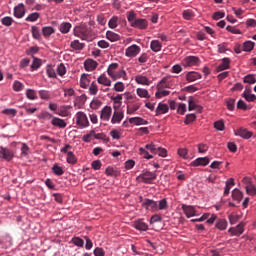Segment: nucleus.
<instances>
[{"mask_svg":"<svg viewBox=\"0 0 256 256\" xmlns=\"http://www.w3.org/2000/svg\"><path fill=\"white\" fill-rule=\"evenodd\" d=\"M127 20L134 29L145 30L149 27L147 19L137 18V14L133 11L127 12Z\"/></svg>","mask_w":256,"mask_h":256,"instance_id":"obj_1","label":"nucleus"},{"mask_svg":"<svg viewBox=\"0 0 256 256\" xmlns=\"http://www.w3.org/2000/svg\"><path fill=\"white\" fill-rule=\"evenodd\" d=\"M119 63H112L108 66L107 74L111 77L112 81H117V79H125L127 77V72L125 70H118Z\"/></svg>","mask_w":256,"mask_h":256,"instance_id":"obj_2","label":"nucleus"},{"mask_svg":"<svg viewBox=\"0 0 256 256\" xmlns=\"http://www.w3.org/2000/svg\"><path fill=\"white\" fill-rule=\"evenodd\" d=\"M76 119V125L79 127V129H87L89 127V118L87 117V114L83 111H79L75 115Z\"/></svg>","mask_w":256,"mask_h":256,"instance_id":"obj_3","label":"nucleus"},{"mask_svg":"<svg viewBox=\"0 0 256 256\" xmlns=\"http://www.w3.org/2000/svg\"><path fill=\"white\" fill-rule=\"evenodd\" d=\"M136 179L137 181H139V183H145L146 185H151V183H153V181L157 179V173L146 171L140 174Z\"/></svg>","mask_w":256,"mask_h":256,"instance_id":"obj_4","label":"nucleus"},{"mask_svg":"<svg viewBox=\"0 0 256 256\" xmlns=\"http://www.w3.org/2000/svg\"><path fill=\"white\" fill-rule=\"evenodd\" d=\"M90 35H91V29L85 26L74 28V36L79 37V39H82V41H87Z\"/></svg>","mask_w":256,"mask_h":256,"instance_id":"obj_5","label":"nucleus"},{"mask_svg":"<svg viewBox=\"0 0 256 256\" xmlns=\"http://www.w3.org/2000/svg\"><path fill=\"white\" fill-rule=\"evenodd\" d=\"M142 206L146 211H151V213H155L156 211H159L158 203L155 200H151L149 198L144 199L142 202Z\"/></svg>","mask_w":256,"mask_h":256,"instance_id":"obj_6","label":"nucleus"},{"mask_svg":"<svg viewBox=\"0 0 256 256\" xmlns=\"http://www.w3.org/2000/svg\"><path fill=\"white\" fill-rule=\"evenodd\" d=\"M13 157H15V153L11 149L3 146L0 147V159L9 162L13 161Z\"/></svg>","mask_w":256,"mask_h":256,"instance_id":"obj_7","label":"nucleus"},{"mask_svg":"<svg viewBox=\"0 0 256 256\" xmlns=\"http://www.w3.org/2000/svg\"><path fill=\"white\" fill-rule=\"evenodd\" d=\"M199 63H201V60L197 56H188L183 60L184 67H197Z\"/></svg>","mask_w":256,"mask_h":256,"instance_id":"obj_8","label":"nucleus"},{"mask_svg":"<svg viewBox=\"0 0 256 256\" xmlns=\"http://www.w3.org/2000/svg\"><path fill=\"white\" fill-rule=\"evenodd\" d=\"M141 53V47L137 46V44L131 45L125 51L126 57H137Z\"/></svg>","mask_w":256,"mask_h":256,"instance_id":"obj_9","label":"nucleus"},{"mask_svg":"<svg viewBox=\"0 0 256 256\" xmlns=\"http://www.w3.org/2000/svg\"><path fill=\"white\" fill-rule=\"evenodd\" d=\"M25 13V4L20 3L16 7H14V17H16V19H23V17H25Z\"/></svg>","mask_w":256,"mask_h":256,"instance_id":"obj_10","label":"nucleus"},{"mask_svg":"<svg viewBox=\"0 0 256 256\" xmlns=\"http://www.w3.org/2000/svg\"><path fill=\"white\" fill-rule=\"evenodd\" d=\"M245 223L240 222L236 227H231L228 230V233L239 237V235H243V231H245Z\"/></svg>","mask_w":256,"mask_h":256,"instance_id":"obj_11","label":"nucleus"},{"mask_svg":"<svg viewBox=\"0 0 256 256\" xmlns=\"http://www.w3.org/2000/svg\"><path fill=\"white\" fill-rule=\"evenodd\" d=\"M112 113H113V108H111L110 106H105L101 110L100 119L102 121H109L111 119V114Z\"/></svg>","mask_w":256,"mask_h":256,"instance_id":"obj_12","label":"nucleus"},{"mask_svg":"<svg viewBox=\"0 0 256 256\" xmlns=\"http://www.w3.org/2000/svg\"><path fill=\"white\" fill-rule=\"evenodd\" d=\"M211 160H209V157H200L195 159L194 161L191 162L192 167H206V165H209Z\"/></svg>","mask_w":256,"mask_h":256,"instance_id":"obj_13","label":"nucleus"},{"mask_svg":"<svg viewBox=\"0 0 256 256\" xmlns=\"http://www.w3.org/2000/svg\"><path fill=\"white\" fill-rule=\"evenodd\" d=\"M182 211L184 212V215L189 219L191 217H195L197 215V211L195 210L194 206H187V205H182Z\"/></svg>","mask_w":256,"mask_h":256,"instance_id":"obj_14","label":"nucleus"},{"mask_svg":"<svg viewBox=\"0 0 256 256\" xmlns=\"http://www.w3.org/2000/svg\"><path fill=\"white\" fill-rule=\"evenodd\" d=\"M235 135L238 137H241L242 139H251L253 137V132L245 129V128H239L236 132Z\"/></svg>","mask_w":256,"mask_h":256,"instance_id":"obj_15","label":"nucleus"},{"mask_svg":"<svg viewBox=\"0 0 256 256\" xmlns=\"http://www.w3.org/2000/svg\"><path fill=\"white\" fill-rule=\"evenodd\" d=\"M155 113H156V117H159V115H165V113H169V105L159 103Z\"/></svg>","mask_w":256,"mask_h":256,"instance_id":"obj_16","label":"nucleus"},{"mask_svg":"<svg viewBox=\"0 0 256 256\" xmlns=\"http://www.w3.org/2000/svg\"><path fill=\"white\" fill-rule=\"evenodd\" d=\"M97 65L99 64L93 59H87L84 62V67L87 71H95L97 69Z\"/></svg>","mask_w":256,"mask_h":256,"instance_id":"obj_17","label":"nucleus"},{"mask_svg":"<svg viewBox=\"0 0 256 256\" xmlns=\"http://www.w3.org/2000/svg\"><path fill=\"white\" fill-rule=\"evenodd\" d=\"M51 123L54 127H59V129H65V127H67V122H65V120L58 117H54L51 120Z\"/></svg>","mask_w":256,"mask_h":256,"instance_id":"obj_18","label":"nucleus"},{"mask_svg":"<svg viewBox=\"0 0 256 256\" xmlns=\"http://www.w3.org/2000/svg\"><path fill=\"white\" fill-rule=\"evenodd\" d=\"M124 114L121 111H114L111 123L112 125H116L117 123H121L123 121Z\"/></svg>","mask_w":256,"mask_h":256,"instance_id":"obj_19","label":"nucleus"},{"mask_svg":"<svg viewBox=\"0 0 256 256\" xmlns=\"http://www.w3.org/2000/svg\"><path fill=\"white\" fill-rule=\"evenodd\" d=\"M231 60L229 58H223L222 63L216 68V71L219 73L230 68Z\"/></svg>","mask_w":256,"mask_h":256,"instance_id":"obj_20","label":"nucleus"},{"mask_svg":"<svg viewBox=\"0 0 256 256\" xmlns=\"http://www.w3.org/2000/svg\"><path fill=\"white\" fill-rule=\"evenodd\" d=\"M197 79H201V74L198 72H188L186 74V81H188V83H193V81H197Z\"/></svg>","mask_w":256,"mask_h":256,"instance_id":"obj_21","label":"nucleus"},{"mask_svg":"<svg viewBox=\"0 0 256 256\" xmlns=\"http://www.w3.org/2000/svg\"><path fill=\"white\" fill-rule=\"evenodd\" d=\"M90 84H91V80L89 79V75L82 74L80 78V87L82 89H87V87H89Z\"/></svg>","mask_w":256,"mask_h":256,"instance_id":"obj_22","label":"nucleus"},{"mask_svg":"<svg viewBox=\"0 0 256 256\" xmlns=\"http://www.w3.org/2000/svg\"><path fill=\"white\" fill-rule=\"evenodd\" d=\"M97 81L99 85H104L105 87H111V79H108L107 75L101 74L98 78Z\"/></svg>","mask_w":256,"mask_h":256,"instance_id":"obj_23","label":"nucleus"},{"mask_svg":"<svg viewBox=\"0 0 256 256\" xmlns=\"http://www.w3.org/2000/svg\"><path fill=\"white\" fill-rule=\"evenodd\" d=\"M135 81H136V83H138V85H146V86L151 85L149 78H147L146 76H143V75L135 76Z\"/></svg>","mask_w":256,"mask_h":256,"instance_id":"obj_24","label":"nucleus"},{"mask_svg":"<svg viewBox=\"0 0 256 256\" xmlns=\"http://www.w3.org/2000/svg\"><path fill=\"white\" fill-rule=\"evenodd\" d=\"M129 123L133 125H149V122L141 117H132L129 119Z\"/></svg>","mask_w":256,"mask_h":256,"instance_id":"obj_25","label":"nucleus"},{"mask_svg":"<svg viewBox=\"0 0 256 256\" xmlns=\"http://www.w3.org/2000/svg\"><path fill=\"white\" fill-rule=\"evenodd\" d=\"M134 227L138 231H147L149 229V225H147V223H145L143 220H137L134 223Z\"/></svg>","mask_w":256,"mask_h":256,"instance_id":"obj_26","label":"nucleus"},{"mask_svg":"<svg viewBox=\"0 0 256 256\" xmlns=\"http://www.w3.org/2000/svg\"><path fill=\"white\" fill-rule=\"evenodd\" d=\"M71 49H74V51H83L85 49V43L79 42V40H74L70 43Z\"/></svg>","mask_w":256,"mask_h":256,"instance_id":"obj_27","label":"nucleus"},{"mask_svg":"<svg viewBox=\"0 0 256 256\" xmlns=\"http://www.w3.org/2000/svg\"><path fill=\"white\" fill-rule=\"evenodd\" d=\"M232 199L233 201L241 202L243 200V192L239 188H235L232 191Z\"/></svg>","mask_w":256,"mask_h":256,"instance_id":"obj_28","label":"nucleus"},{"mask_svg":"<svg viewBox=\"0 0 256 256\" xmlns=\"http://www.w3.org/2000/svg\"><path fill=\"white\" fill-rule=\"evenodd\" d=\"M71 23L69 22H62L59 25V31L62 32L64 35H67V33H69L71 31Z\"/></svg>","mask_w":256,"mask_h":256,"instance_id":"obj_29","label":"nucleus"},{"mask_svg":"<svg viewBox=\"0 0 256 256\" xmlns=\"http://www.w3.org/2000/svg\"><path fill=\"white\" fill-rule=\"evenodd\" d=\"M106 38L108 41H111V43H115V41H119V39H121V36L113 31H107Z\"/></svg>","mask_w":256,"mask_h":256,"instance_id":"obj_30","label":"nucleus"},{"mask_svg":"<svg viewBox=\"0 0 256 256\" xmlns=\"http://www.w3.org/2000/svg\"><path fill=\"white\" fill-rule=\"evenodd\" d=\"M55 33V28L51 26H45L42 28V35L45 37V39H48V37H51Z\"/></svg>","mask_w":256,"mask_h":256,"instance_id":"obj_31","label":"nucleus"},{"mask_svg":"<svg viewBox=\"0 0 256 256\" xmlns=\"http://www.w3.org/2000/svg\"><path fill=\"white\" fill-rule=\"evenodd\" d=\"M171 93L169 90H164L161 86H157V92L155 93V97L157 99H161L162 97H167Z\"/></svg>","mask_w":256,"mask_h":256,"instance_id":"obj_32","label":"nucleus"},{"mask_svg":"<svg viewBox=\"0 0 256 256\" xmlns=\"http://www.w3.org/2000/svg\"><path fill=\"white\" fill-rule=\"evenodd\" d=\"M162 47L163 46L161 45V42H159V40L151 41L150 48L152 49V51H154V53H159V51H161Z\"/></svg>","mask_w":256,"mask_h":256,"instance_id":"obj_33","label":"nucleus"},{"mask_svg":"<svg viewBox=\"0 0 256 256\" xmlns=\"http://www.w3.org/2000/svg\"><path fill=\"white\" fill-rule=\"evenodd\" d=\"M105 174L108 175L109 177H119L120 172L119 170L109 166L106 168Z\"/></svg>","mask_w":256,"mask_h":256,"instance_id":"obj_34","label":"nucleus"},{"mask_svg":"<svg viewBox=\"0 0 256 256\" xmlns=\"http://www.w3.org/2000/svg\"><path fill=\"white\" fill-rule=\"evenodd\" d=\"M136 93H137L138 97H141L142 99H149L151 97L149 95V91L144 88L136 89Z\"/></svg>","mask_w":256,"mask_h":256,"instance_id":"obj_35","label":"nucleus"},{"mask_svg":"<svg viewBox=\"0 0 256 256\" xmlns=\"http://www.w3.org/2000/svg\"><path fill=\"white\" fill-rule=\"evenodd\" d=\"M46 73L50 79H57V73L51 64L46 66Z\"/></svg>","mask_w":256,"mask_h":256,"instance_id":"obj_36","label":"nucleus"},{"mask_svg":"<svg viewBox=\"0 0 256 256\" xmlns=\"http://www.w3.org/2000/svg\"><path fill=\"white\" fill-rule=\"evenodd\" d=\"M41 17V14L38 12L30 13L26 18L25 21H28L29 23H35Z\"/></svg>","mask_w":256,"mask_h":256,"instance_id":"obj_37","label":"nucleus"},{"mask_svg":"<svg viewBox=\"0 0 256 256\" xmlns=\"http://www.w3.org/2000/svg\"><path fill=\"white\" fill-rule=\"evenodd\" d=\"M228 222L225 219H220L216 222V229H219L220 231H225L227 229Z\"/></svg>","mask_w":256,"mask_h":256,"instance_id":"obj_38","label":"nucleus"},{"mask_svg":"<svg viewBox=\"0 0 256 256\" xmlns=\"http://www.w3.org/2000/svg\"><path fill=\"white\" fill-rule=\"evenodd\" d=\"M139 109H141V104H139V103H136L133 105H128L127 106V114L133 115V113H135V111H139Z\"/></svg>","mask_w":256,"mask_h":256,"instance_id":"obj_39","label":"nucleus"},{"mask_svg":"<svg viewBox=\"0 0 256 256\" xmlns=\"http://www.w3.org/2000/svg\"><path fill=\"white\" fill-rule=\"evenodd\" d=\"M119 26V17L117 16H113L109 22H108V27L110 29H117V27Z\"/></svg>","mask_w":256,"mask_h":256,"instance_id":"obj_40","label":"nucleus"},{"mask_svg":"<svg viewBox=\"0 0 256 256\" xmlns=\"http://www.w3.org/2000/svg\"><path fill=\"white\" fill-rule=\"evenodd\" d=\"M169 209V204L167 203V199L163 198L158 203V211H167Z\"/></svg>","mask_w":256,"mask_h":256,"instance_id":"obj_41","label":"nucleus"},{"mask_svg":"<svg viewBox=\"0 0 256 256\" xmlns=\"http://www.w3.org/2000/svg\"><path fill=\"white\" fill-rule=\"evenodd\" d=\"M93 135L95 139H99V137L95 135V131L92 130L89 134H86L82 137V141H84V143H91V140L93 139Z\"/></svg>","mask_w":256,"mask_h":256,"instance_id":"obj_42","label":"nucleus"},{"mask_svg":"<svg viewBox=\"0 0 256 256\" xmlns=\"http://www.w3.org/2000/svg\"><path fill=\"white\" fill-rule=\"evenodd\" d=\"M254 48H255V42L246 41L243 43V51H246V52L253 51Z\"/></svg>","mask_w":256,"mask_h":256,"instance_id":"obj_43","label":"nucleus"},{"mask_svg":"<svg viewBox=\"0 0 256 256\" xmlns=\"http://www.w3.org/2000/svg\"><path fill=\"white\" fill-rule=\"evenodd\" d=\"M182 17L183 19H185L186 21H191V19H193V17H195V14L193 13L192 10H184L182 12Z\"/></svg>","mask_w":256,"mask_h":256,"instance_id":"obj_44","label":"nucleus"},{"mask_svg":"<svg viewBox=\"0 0 256 256\" xmlns=\"http://www.w3.org/2000/svg\"><path fill=\"white\" fill-rule=\"evenodd\" d=\"M195 109H199L201 111V106H198L195 104V101H193V98H189L188 100V111H195Z\"/></svg>","mask_w":256,"mask_h":256,"instance_id":"obj_45","label":"nucleus"},{"mask_svg":"<svg viewBox=\"0 0 256 256\" xmlns=\"http://www.w3.org/2000/svg\"><path fill=\"white\" fill-rule=\"evenodd\" d=\"M56 72H57V75H59L60 77H63L67 73V68L65 67V64L60 63L57 66Z\"/></svg>","mask_w":256,"mask_h":256,"instance_id":"obj_46","label":"nucleus"},{"mask_svg":"<svg viewBox=\"0 0 256 256\" xmlns=\"http://www.w3.org/2000/svg\"><path fill=\"white\" fill-rule=\"evenodd\" d=\"M31 33H32L33 39H37V40L41 39V32H39V27L32 26Z\"/></svg>","mask_w":256,"mask_h":256,"instance_id":"obj_47","label":"nucleus"},{"mask_svg":"<svg viewBox=\"0 0 256 256\" xmlns=\"http://www.w3.org/2000/svg\"><path fill=\"white\" fill-rule=\"evenodd\" d=\"M26 97L27 99H30V101H35V99H37V92H35L33 89H27Z\"/></svg>","mask_w":256,"mask_h":256,"instance_id":"obj_48","label":"nucleus"},{"mask_svg":"<svg viewBox=\"0 0 256 256\" xmlns=\"http://www.w3.org/2000/svg\"><path fill=\"white\" fill-rule=\"evenodd\" d=\"M52 171L58 177L63 175V173H65V171H63V168L61 166H59V164H54L53 167H52Z\"/></svg>","mask_w":256,"mask_h":256,"instance_id":"obj_49","label":"nucleus"},{"mask_svg":"<svg viewBox=\"0 0 256 256\" xmlns=\"http://www.w3.org/2000/svg\"><path fill=\"white\" fill-rule=\"evenodd\" d=\"M67 163H70L71 165H75L77 163V157H75V154H73L72 151L68 152L67 154Z\"/></svg>","mask_w":256,"mask_h":256,"instance_id":"obj_50","label":"nucleus"},{"mask_svg":"<svg viewBox=\"0 0 256 256\" xmlns=\"http://www.w3.org/2000/svg\"><path fill=\"white\" fill-rule=\"evenodd\" d=\"M244 83H248L249 85H253L256 83L255 75L248 74L244 77Z\"/></svg>","mask_w":256,"mask_h":256,"instance_id":"obj_51","label":"nucleus"},{"mask_svg":"<svg viewBox=\"0 0 256 256\" xmlns=\"http://www.w3.org/2000/svg\"><path fill=\"white\" fill-rule=\"evenodd\" d=\"M40 99H44L45 101H49L51 99V94L47 90H40L39 92Z\"/></svg>","mask_w":256,"mask_h":256,"instance_id":"obj_52","label":"nucleus"},{"mask_svg":"<svg viewBox=\"0 0 256 256\" xmlns=\"http://www.w3.org/2000/svg\"><path fill=\"white\" fill-rule=\"evenodd\" d=\"M247 195H251L252 197H255L256 195V187L254 184L251 186H245Z\"/></svg>","mask_w":256,"mask_h":256,"instance_id":"obj_53","label":"nucleus"},{"mask_svg":"<svg viewBox=\"0 0 256 256\" xmlns=\"http://www.w3.org/2000/svg\"><path fill=\"white\" fill-rule=\"evenodd\" d=\"M1 23L5 25V27H11V25H13V19L9 16L3 17Z\"/></svg>","mask_w":256,"mask_h":256,"instance_id":"obj_54","label":"nucleus"},{"mask_svg":"<svg viewBox=\"0 0 256 256\" xmlns=\"http://www.w3.org/2000/svg\"><path fill=\"white\" fill-rule=\"evenodd\" d=\"M114 91L123 93V91H125V84L123 82H116L114 85Z\"/></svg>","mask_w":256,"mask_h":256,"instance_id":"obj_55","label":"nucleus"},{"mask_svg":"<svg viewBox=\"0 0 256 256\" xmlns=\"http://www.w3.org/2000/svg\"><path fill=\"white\" fill-rule=\"evenodd\" d=\"M72 243L76 245V247H83L85 245V241L79 237H73Z\"/></svg>","mask_w":256,"mask_h":256,"instance_id":"obj_56","label":"nucleus"},{"mask_svg":"<svg viewBox=\"0 0 256 256\" xmlns=\"http://www.w3.org/2000/svg\"><path fill=\"white\" fill-rule=\"evenodd\" d=\"M25 87V85H23V83H21L20 81H14L13 83V89L14 91L16 92H19V91H23V88Z\"/></svg>","mask_w":256,"mask_h":256,"instance_id":"obj_57","label":"nucleus"},{"mask_svg":"<svg viewBox=\"0 0 256 256\" xmlns=\"http://www.w3.org/2000/svg\"><path fill=\"white\" fill-rule=\"evenodd\" d=\"M99 91V87L95 82H92L91 85L89 86V93L90 95H97V92Z\"/></svg>","mask_w":256,"mask_h":256,"instance_id":"obj_58","label":"nucleus"},{"mask_svg":"<svg viewBox=\"0 0 256 256\" xmlns=\"http://www.w3.org/2000/svg\"><path fill=\"white\" fill-rule=\"evenodd\" d=\"M4 115H8L9 117H15L17 115V111L13 108H7L2 111Z\"/></svg>","mask_w":256,"mask_h":256,"instance_id":"obj_59","label":"nucleus"},{"mask_svg":"<svg viewBox=\"0 0 256 256\" xmlns=\"http://www.w3.org/2000/svg\"><path fill=\"white\" fill-rule=\"evenodd\" d=\"M226 105H227V109L229 111H234V109H235V99L229 98L228 100H226Z\"/></svg>","mask_w":256,"mask_h":256,"instance_id":"obj_60","label":"nucleus"},{"mask_svg":"<svg viewBox=\"0 0 256 256\" xmlns=\"http://www.w3.org/2000/svg\"><path fill=\"white\" fill-rule=\"evenodd\" d=\"M228 219H229L230 225H235L237 223V221H239V219H241V216L230 214L228 216Z\"/></svg>","mask_w":256,"mask_h":256,"instance_id":"obj_61","label":"nucleus"},{"mask_svg":"<svg viewBox=\"0 0 256 256\" xmlns=\"http://www.w3.org/2000/svg\"><path fill=\"white\" fill-rule=\"evenodd\" d=\"M139 151L144 159H153V155L149 154L145 148H139Z\"/></svg>","mask_w":256,"mask_h":256,"instance_id":"obj_62","label":"nucleus"},{"mask_svg":"<svg viewBox=\"0 0 256 256\" xmlns=\"http://www.w3.org/2000/svg\"><path fill=\"white\" fill-rule=\"evenodd\" d=\"M155 155H159V157H166L167 156V149L161 148L157 146Z\"/></svg>","mask_w":256,"mask_h":256,"instance_id":"obj_63","label":"nucleus"},{"mask_svg":"<svg viewBox=\"0 0 256 256\" xmlns=\"http://www.w3.org/2000/svg\"><path fill=\"white\" fill-rule=\"evenodd\" d=\"M39 67H41V59L34 58L32 65H31V69L37 70V69H39Z\"/></svg>","mask_w":256,"mask_h":256,"instance_id":"obj_64","label":"nucleus"}]
</instances>
